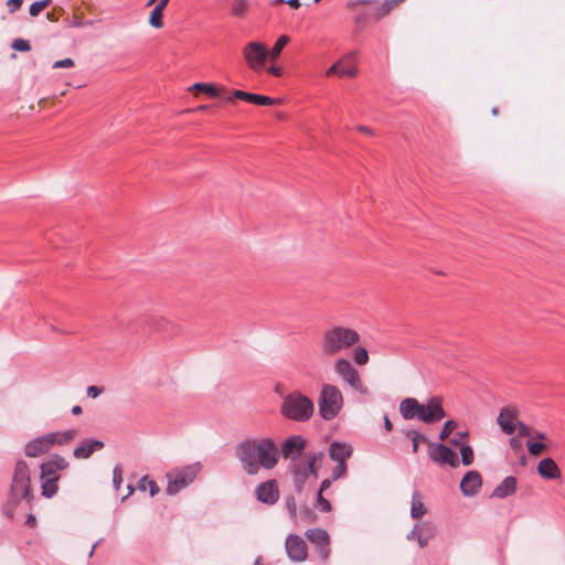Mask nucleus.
Wrapping results in <instances>:
<instances>
[{
	"mask_svg": "<svg viewBox=\"0 0 565 565\" xmlns=\"http://www.w3.org/2000/svg\"><path fill=\"white\" fill-rule=\"evenodd\" d=\"M235 456L248 476L257 475L260 469H274L280 458V451L273 438H250L238 443Z\"/></svg>",
	"mask_w": 565,
	"mask_h": 565,
	"instance_id": "obj_1",
	"label": "nucleus"
},
{
	"mask_svg": "<svg viewBox=\"0 0 565 565\" xmlns=\"http://www.w3.org/2000/svg\"><path fill=\"white\" fill-rule=\"evenodd\" d=\"M33 495L31 493L30 469L25 461L19 460L15 463L12 481L9 490V497L6 513L9 518L13 516L14 510L19 503L26 501L30 504Z\"/></svg>",
	"mask_w": 565,
	"mask_h": 565,
	"instance_id": "obj_2",
	"label": "nucleus"
},
{
	"mask_svg": "<svg viewBox=\"0 0 565 565\" xmlns=\"http://www.w3.org/2000/svg\"><path fill=\"white\" fill-rule=\"evenodd\" d=\"M359 341L360 335L355 330L335 326L323 332L319 347L323 355L333 356L347 349H350Z\"/></svg>",
	"mask_w": 565,
	"mask_h": 565,
	"instance_id": "obj_3",
	"label": "nucleus"
},
{
	"mask_svg": "<svg viewBox=\"0 0 565 565\" xmlns=\"http://www.w3.org/2000/svg\"><path fill=\"white\" fill-rule=\"evenodd\" d=\"M313 412L315 404L312 399L299 391H294L282 397L280 413L289 420L306 423L312 417Z\"/></svg>",
	"mask_w": 565,
	"mask_h": 565,
	"instance_id": "obj_4",
	"label": "nucleus"
},
{
	"mask_svg": "<svg viewBox=\"0 0 565 565\" xmlns=\"http://www.w3.org/2000/svg\"><path fill=\"white\" fill-rule=\"evenodd\" d=\"M319 414L324 420L334 419L343 406L341 391L332 384H323L318 399Z\"/></svg>",
	"mask_w": 565,
	"mask_h": 565,
	"instance_id": "obj_5",
	"label": "nucleus"
},
{
	"mask_svg": "<svg viewBox=\"0 0 565 565\" xmlns=\"http://www.w3.org/2000/svg\"><path fill=\"white\" fill-rule=\"evenodd\" d=\"M201 470V466L199 462L189 465L181 469H175L171 472L167 473L168 486L166 488V492L169 495H175L182 489L190 486Z\"/></svg>",
	"mask_w": 565,
	"mask_h": 565,
	"instance_id": "obj_6",
	"label": "nucleus"
},
{
	"mask_svg": "<svg viewBox=\"0 0 565 565\" xmlns=\"http://www.w3.org/2000/svg\"><path fill=\"white\" fill-rule=\"evenodd\" d=\"M334 372L348 383L352 390L363 395L369 394L367 387L363 384L358 370L347 359H338L334 362Z\"/></svg>",
	"mask_w": 565,
	"mask_h": 565,
	"instance_id": "obj_7",
	"label": "nucleus"
},
{
	"mask_svg": "<svg viewBox=\"0 0 565 565\" xmlns=\"http://www.w3.org/2000/svg\"><path fill=\"white\" fill-rule=\"evenodd\" d=\"M243 55L247 66L252 71L260 72L265 68L269 52L265 44L260 42H249L244 46Z\"/></svg>",
	"mask_w": 565,
	"mask_h": 565,
	"instance_id": "obj_8",
	"label": "nucleus"
},
{
	"mask_svg": "<svg viewBox=\"0 0 565 565\" xmlns=\"http://www.w3.org/2000/svg\"><path fill=\"white\" fill-rule=\"evenodd\" d=\"M428 456L434 462L439 465H449L452 468L459 465L457 454L443 443H431L429 445Z\"/></svg>",
	"mask_w": 565,
	"mask_h": 565,
	"instance_id": "obj_9",
	"label": "nucleus"
},
{
	"mask_svg": "<svg viewBox=\"0 0 565 565\" xmlns=\"http://www.w3.org/2000/svg\"><path fill=\"white\" fill-rule=\"evenodd\" d=\"M305 534L308 541L316 545L320 559L327 562L331 552L328 532L323 529H309Z\"/></svg>",
	"mask_w": 565,
	"mask_h": 565,
	"instance_id": "obj_10",
	"label": "nucleus"
},
{
	"mask_svg": "<svg viewBox=\"0 0 565 565\" xmlns=\"http://www.w3.org/2000/svg\"><path fill=\"white\" fill-rule=\"evenodd\" d=\"M306 446L307 440L301 435H291L281 444L279 449L280 456L285 459H290L291 462L298 461Z\"/></svg>",
	"mask_w": 565,
	"mask_h": 565,
	"instance_id": "obj_11",
	"label": "nucleus"
},
{
	"mask_svg": "<svg viewBox=\"0 0 565 565\" xmlns=\"http://www.w3.org/2000/svg\"><path fill=\"white\" fill-rule=\"evenodd\" d=\"M446 417V413L438 397H431L422 405L419 420L425 424H435Z\"/></svg>",
	"mask_w": 565,
	"mask_h": 565,
	"instance_id": "obj_12",
	"label": "nucleus"
},
{
	"mask_svg": "<svg viewBox=\"0 0 565 565\" xmlns=\"http://www.w3.org/2000/svg\"><path fill=\"white\" fill-rule=\"evenodd\" d=\"M286 553L292 562H303L307 558V546L305 541L296 534H290L285 543Z\"/></svg>",
	"mask_w": 565,
	"mask_h": 565,
	"instance_id": "obj_13",
	"label": "nucleus"
},
{
	"mask_svg": "<svg viewBox=\"0 0 565 565\" xmlns=\"http://www.w3.org/2000/svg\"><path fill=\"white\" fill-rule=\"evenodd\" d=\"M255 495L258 501L265 504H274L279 499V490L275 479L259 483L255 489Z\"/></svg>",
	"mask_w": 565,
	"mask_h": 565,
	"instance_id": "obj_14",
	"label": "nucleus"
},
{
	"mask_svg": "<svg viewBox=\"0 0 565 565\" xmlns=\"http://www.w3.org/2000/svg\"><path fill=\"white\" fill-rule=\"evenodd\" d=\"M56 435H43L30 440L24 448L28 457H38L46 454L54 446V437Z\"/></svg>",
	"mask_w": 565,
	"mask_h": 565,
	"instance_id": "obj_15",
	"label": "nucleus"
},
{
	"mask_svg": "<svg viewBox=\"0 0 565 565\" xmlns=\"http://www.w3.org/2000/svg\"><path fill=\"white\" fill-rule=\"evenodd\" d=\"M481 486H482L481 475L476 470H471V471H468L461 479L460 490L463 493V495L473 497L478 493Z\"/></svg>",
	"mask_w": 565,
	"mask_h": 565,
	"instance_id": "obj_16",
	"label": "nucleus"
},
{
	"mask_svg": "<svg viewBox=\"0 0 565 565\" xmlns=\"http://www.w3.org/2000/svg\"><path fill=\"white\" fill-rule=\"evenodd\" d=\"M290 472L292 477V483L297 492H301L308 481L309 472L305 466L303 460L294 461L290 463Z\"/></svg>",
	"mask_w": 565,
	"mask_h": 565,
	"instance_id": "obj_17",
	"label": "nucleus"
},
{
	"mask_svg": "<svg viewBox=\"0 0 565 565\" xmlns=\"http://www.w3.org/2000/svg\"><path fill=\"white\" fill-rule=\"evenodd\" d=\"M104 446V441L99 439H85L73 450V456L77 459H87L95 451L102 450Z\"/></svg>",
	"mask_w": 565,
	"mask_h": 565,
	"instance_id": "obj_18",
	"label": "nucleus"
},
{
	"mask_svg": "<svg viewBox=\"0 0 565 565\" xmlns=\"http://www.w3.org/2000/svg\"><path fill=\"white\" fill-rule=\"evenodd\" d=\"M516 418V411L512 407L501 408L497 423L501 430L507 435H512L515 431L514 419Z\"/></svg>",
	"mask_w": 565,
	"mask_h": 565,
	"instance_id": "obj_19",
	"label": "nucleus"
},
{
	"mask_svg": "<svg viewBox=\"0 0 565 565\" xmlns=\"http://www.w3.org/2000/svg\"><path fill=\"white\" fill-rule=\"evenodd\" d=\"M422 405L416 398L406 397L399 403V413L405 420H419Z\"/></svg>",
	"mask_w": 565,
	"mask_h": 565,
	"instance_id": "obj_20",
	"label": "nucleus"
},
{
	"mask_svg": "<svg viewBox=\"0 0 565 565\" xmlns=\"http://www.w3.org/2000/svg\"><path fill=\"white\" fill-rule=\"evenodd\" d=\"M352 452V446L347 443L333 441L329 447V457L335 462H347Z\"/></svg>",
	"mask_w": 565,
	"mask_h": 565,
	"instance_id": "obj_21",
	"label": "nucleus"
},
{
	"mask_svg": "<svg viewBox=\"0 0 565 565\" xmlns=\"http://www.w3.org/2000/svg\"><path fill=\"white\" fill-rule=\"evenodd\" d=\"M233 96L237 99H241V100L254 104V105H258V106H268V105H274L277 103L276 99H274L269 96L253 94V93L244 92L241 89L234 90Z\"/></svg>",
	"mask_w": 565,
	"mask_h": 565,
	"instance_id": "obj_22",
	"label": "nucleus"
},
{
	"mask_svg": "<svg viewBox=\"0 0 565 565\" xmlns=\"http://www.w3.org/2000/svg\"><path fill=\"white\" fill-rule=\"evenodd\" d=\"M539 475L547 480H555L561 478V470L552 458H544L537 466Z\"/></svg>",
	"mask_w": 565,
	"mask_h": 565,
	"instance_id": "obj_23",
	"label": "nucleus"
},
{
	"mask_svg": "<svg viewBox=\"0 0 565 565\" xmlns=\"http://www.w3.org/2000/svg\"><path fill=\"white\" fill-rule=\"evenodd\" d=\"M515 490H516L515 477L508 476L495 487L491 497L504 499V498L513 494L515 492Z\"/></svg>",
	"mask_w": 565,
	"mask_h": 565,
	"instance_id": "obj_24",
	"label": "nucleus"
},
{
	"mask_svg": "<svg viewBox=\"0 0 565 565\" xmlns=\"http://www.w3.org/2000/svg\"><path fill=\"white\" fill-rule=\"evenodd\" d=\"M323 458H324V454L322 451H316V452H308L306 455V458L302 459L305 462V466L307 468V471L315 479L318 478V471L322 465Z\"/></svg>",
	"mask_w": 565,
	"mask_h": 565,
	"instance_id": "obj_25",
	"label": "nucleus"
},
{
	"mask_svg": "<svg viewBox=\"0 0 565 565\" xmlns=\"http://www.w3.org/2000/svg\"><path fill=\"white\" fill-rule=\"evenodd\" d=\"M427 513V509L422 500L419 491L415 490L412 494L411 516L420 519Z\"/></svg>",
	"mask_w": 565,
	"mask_h": 565,
	"instance_id": "obj_26",
	"label": "nucleus"
},
{
	"mask_svg": "<svg viewBox=\"0 0 565 565\" xmlns=\"http://www.w3.org/2000/svg\"><path fill=\"white\" fill-rule=\"evenodd\" d=\"M399 0H385L383 3L373 6V20H380L391 12Z\"/></svg>",
	"mask_w": 565,
	"mask_h": 565,
	"instance_id": "obj_27",
	"label": "nucleus"
},
{
	"mask_svg": "<svg viewBox=\"0 0 565 565\" xmlns=\"http://www.w3.org/2000/svg\"><path fill=\"white\" fill-rule=\"evenodd\" d=\"M60 477H51V478H44L43 479V482H42V486H41V494L44 497V498H52L54 497L56 493H57V490H58V486H57V481H58Z\"/></svg>",
	"mask_w": 565,
	"mask_h": 565,
	"instance_id": "obj_28",
	"label": "nucleus"
},
{
	"mask_svg": "<svg viewBox=\"0 0 565 565\" xmlns=\"http://www.w3.org/2000/svg\"><path fill=\"white\" fill-rule=\"evenodd\" d=\"M403 434L412 440V451L416 454L418 451L420 443H425L427 440L425 435H422L415 429H405Z\"/></svg>",
	"mask_w": 565,
	"mask_h": 565,
	"instance_id": "obj_29",
	"label": "nucleus"
},
{
	"mask_svg": "<svg viewBox=\"0 0 565 565\" xmlns=\"http://www.w3.org/2000/svg\"><path fill=\"white\" fill-rule=\"evenodd\" d=\"M289 42V36L287 35H281L278 38V40L276 41V43L274 44V46L268 50L269 52V56L271 60H276L280 56L281 54V51L282 49L288 44Z\"/></svg>",
	"mask_w": 565,
	"mask_h": 565,
	"instance_id": "obj_30",
	"label": "nucleus"
},
{
	"mask_svg": "<svg viewBox=\"0 0 565 565\" xmlns=\"http://www.w3.org/2000/svg\"><path fill=\"white\" fill-rule=\"evenodd\" d=\"M138 489L141 491H145L146 489H149V493L151 497H154L160 492V488L156 483V481L150 480L147 476L142 477L138 481Z\"/></svg>",
	"mask_w": 565,
	"mask_h": 565,
	"instance_id": "obj_31",
	"label": "nucleus"
},
{
	"mask_svg": "<svg viewBox=\"0 0 565 565\" xmlns=\"http://www.w3.org/2000/svg\"><path fill=\"white\" fill-rule=\"evenodd\" d=\"M163 11L164 9L154 6L149 17V24L152 28L160 29L163 26Z\"/></svg>",
	"mask_w": 565,
	"mask_h": 565,
	"instance_id": "obj_32",
	"label": "nucleus"
},
{
	"mask_svg": "<svg viewBox=\"0 0 565 565\" xmlns=\"http://www.w3.org/2000/svg\"><path fill=\"white\" fill-rule=\"evenodd\" d=\"M192 89L203 92L213 98L220 96V90L213 84L210 83H195L192 86Z\"/></svg>",
	"mask_w": 565,
	"mask_h": 565,
	"instance_id": "obj_33",
	"label": "nucleus"
},
{
	"mask_svg": "<svg viewBox=\"0 0 565 565\" xmlns=\"http://www.w3.org/2000/svg\"><path fill=\"white\" fill-rule=\"evenodd\" d=\"M50 435H56L54 437V445H64L67 444L70 440L74 439L77 435V431L74 429L65 430L63 433H51Z\"/></svg>",
	"mask_w": 565,
	"mask_h": 565,
	"instance_id": "obj_34",
	"label": "nucleus"
},
{
	"mask_svg": "<svg viewBox=\"0 0 565 565\" xmlns=\"http://www.w3.org/2000/svg\"><path fill=\"white\" fill-rule=\"evenodd\" d=\"M351 57H353L352 53L348 54L344 58H342V65L339 67L338 76H340V77H343V76L354 77L356 75L355 66L344 64V61L349 60Z\"/></svg>",
	"mask_w": 565,
	"mask_h": 565,
	"instance_id": "obj_35",
	"label": "nucleus"
},
{
	"mask_svg": "<svg viewBox=\"0 0 565 565\" xmlns=\"http://www.w3.org/2000/svg\"><path fill=\"white\" fill-rule=\"evenodd\" d=\"M247 0H234L231 6V12L235 17H243L246 13Z\"/></svg>",
	"mask_w": 565,
	"mask_h": 565,
	"instance_id": "obj_36",
	"label": "nucleus"
},
{
	"mask_svg": "<svg viewBox=\"0 0 565 565\" xmlns=\"http://www.w3.org/2000/svg\"><path fill=\"white\" fill-rule=\"evenodd\" d=\"M370 20H373V8L359 12L355 17V24L358 28H364Z\"/></svg>",
	"mask_w": 565,
	"mask_h": 565,
	"instance_id": "obj_37",
	"label": "nucleus"
},
{
	"mask_svg": "<svg viewBox=\"0 0 565 565\" xmlns=\"http://www.w3.org/2000/svg\"><path fill=\"white\" fill-rule=\"evenodd\" d=\"M418 534L433 539L435 536V526L430 522L417 523Z\"/></svg>",
	"mask_w": 565,
	"mask_h": 565,
	"instance_id": "obj_38",
	"label": "nucleus"
},
{
	"mask_svg": "<svg viewBox=\"0 0 565 565\" xmlns=\"http://www.w3.org/2000/svg\"><path fill=\"white\" fill-rule=\"evenodd\" d=\"M40 469H41V478L44 479V478H51V477H60L57 475V469H55L53 467V465L51 463L50 460H47L46 462H43L41 466H40Z\"/></svg>",
	"mask_w": 565,
	"mask_h": 565,
	"instance_id": "obj_39",
	"label": "nucleus"
},
{
	"mask_svg": "<svg viewBox=\"0 0 565 565\" xmlns=\"http://www.w3.org/2000/svg\"><path fill=\"white\" fill-rule=\"evenodd\" d=\"M461 462L465 466H470L473 462V450L469 445L461 446Z\"/></svg>",
	"mask_w": 565,
	"mask_h": 565,
	"instance_id": "obj_40",
	"label": "nucleus"
},
{
	"mask_svg": "<svg viewBox=\"0 0 565 565\" xmlns=\"http://www.w3.org/2000/svg\"><path fill=\"white\" fill-rule=\"evenodd\" d=\"M52 0H41V1H35L33 3H31L30 8H29V13L32 15V17H36L40 14V12L45 9L50 3H51Z\"/></svg>",
	"mask_w": 565,
	"mask_h": 565,
	"instance_id": "obj_41",
	"label": "nucleus"
},
{
	"mask_svg": "<svg viewBox=\"0 0 565 565\" xmlns=\"http://www.w3.org/2000/svg\"><path fill=\"white\" fill-rule=\"evenodd\" d=\"M457 428V423L455 420H447L443 428H441V431L439 434V439L440 440H445L449 437V435Z\"/></svg>",
	"mask_w": 565,
	"mask_h": 565,
	"instance_id": "obj_42",
	"label": "nucleus"
},
{
	"mask_svg": "<svg viewBox=\"0 0 565 565\" xmlns=\"http://www.w3.org/2000/svg\"><path fill=\"white\" fill-rule=\"evenodd\" d=\"M49 460L57 471L65 470L68 467L66 459L60 455H52Z\"/></svg>",
	"mask_w": 565,
	"mask_h": 565,
	"instance_id": "obj_43",
	"label": "nucleus"
},
{
	"mask_svg": "<svg viewBox=\"0 0 565 565\" xmlns=\"http://www.w3.org/2000/svg\"><path fill=\"white\" fill-rule=\"evenodd\" d=\"M354 361L359 365H365L369 362V353L364 348H358L354 351Z\"/></svg>",
	"mask_w": 565,
	"mask_h": 565,
	"instance_id": "obj_44",
	"label": "nucleus"
},
{
	"mask_svg": "<svg viewBox=\"0 0 565 565\" xmlns=\"http://www.w3.org/2000/svg\"><path fill=\"white\" fill-rule=\"evenodd\" d=\"M285 505L289 513L290 519L296 520L297 518V503L292 495L285 499Z\"/></svg>",
	"mask_w": 565,
	"mask_h": 565,
	"instance_id": "obj_45",
	"label": "nucleus"
},
{
	"mask_svg": "<svg viewBox=\"0 0 565 565\" xmlns=\"http://www.w3.org/2000/svg\"><path fill=\"white\" fill-rule=\"evenodd\" d=\"M347 470H348L347 462H337V466L332 470V475H331L332 480L335 481V480L344 477L347 473Z\"/></svg>",
	"mask_w": 565,
	"mask_h": 565,
	"instance_id": "obj_46",
	"label": "nucleus"
},
{
	"mask_svg": "<svg viewBox=\"0 0 565 565\" xmlns=\"http://www.w3.org/2000/svg\"><path fill=\"white\" fill-rule=\"evenodd\" d=\"M122 483V468L120 465H116L113 470V484L116 490H119Z\"/></svg>",
	"mask_w": 565,
	"mask_h": 565,
	"instance_id": "obj_47",
	"label": "nucleus"
},
{
	"mask_svg": "<svg viewBox=\"0 0 565 565\" xmlns=\"http://www.w3.org/2000/svg\"><path fill=\"white\" fill-rule=\"evenodd\" d=\"M527 449L532 456H540L545 449V445L540 441H529Z\"/></svg>",
	"mask_w": 565,
	"mask_h": 565,
	"instance_id": "obj_48",
	"label": "nucleus"
},
{
	"mask_svg": "<svg viewBox=\"0 0 565 565\" xmlns=\"http://www.w3.org/2000/svg\"><path fill=\"white\" fill-rule=\"evenodd\" d=\"M316 508L321 512H330L331 503L329 502V500L324 499L321 493H318Z\"/></svg>",
	"mask_w": 565,
	"mask_h": 565,
	"instance_id": "obj_49",
	"label": "nucleus"
},
{
	"mask_svg": "<svg viewBox=\"0 0 565 565\" xmlns=\"http://www.w3.org/2000/svg\"><path fill=\"white\" fill-rule=\"evenodd\" d=\"M12 49L19 52H28L31 49L29 41L24 39H15L11 44Z\"/></svg>",
	"mask_w": 565,
	"mask_h": 565,
	"instance_id": "obj_50",
	"label": "nucleus"
},
{
	"mask_svg": "<svg viewBox=\"0 0 565 565\" xmlns=\"http://www.w3.org/2000/svg\"><path fill=\"white\" fill-rule=\"evenodd\" d=\"M74 61L70 57H66V58H63V60H58L56 61L52 67L53 68H68V67H73L74 66Z\"/></svg>",
	"mask_w": 565,
	"mask_h": 565,
	"instance_id": "obj_51",
	"label": "nucleus"
},
{
	"mask_svg": "<svg viewBox=\"0 0 565 565\" xmlns=\"http://www.w3.org/2000/svg\"><path fill=\"white\" fill-rule=\"evenodd\" d=\"M518 427L519 429V435L522 436V437H529L531 436V429L527 425H525L524 423L522 422H518L515 424V428Z\"/></svg>",
	"mask_w": 565,
	"mask_h": 565,
	"instance_id": "obj_52",
	"label": "nucleus"
},
{
	"mask_svg": "<svg viewBox=\"0 0 565 565\" xmlns=\"http://www.w3.org/2000/svg\"><path fill=\"white\" fill-rule=\"evenodd\" d=\"M102 392H103V388L98 387V386H95V385H92V386L87 387V396L90 397V398L98 397L102 394Z\"/></svg>",
	"mask_w": 565,
	"mask_h": 565,
	"instance_id": "obj_53",
	"label": "nucleus"
},
{
	"mask_svg": "<svg viewBox=\"0 0 565 565\" xmlns=\"http://www.w3.org/2000/svg\"><path fill=\"white\" fill-rule=\"evenodd\" d=\"M23 0H8L7 6L9 8V12L13 13L19 10L22 6Z\"/></svg>",
	"mask_w": 565,
	"mask_h": 565,
	"instance_id": "obj_54",
	"label": "nucleus"
},
{
	"mask_svg": "<svg viewBox=\"0 0 565 565\" xmlns=\"http://www.w3.org/2000/svg\"><path fill=\"white\" fill-rule=\"evenodd\" d=\"M468 435H469V433L467 430L459 431L456 437L450 439V444H452L455 446H459L460 445V440L467 438Z\"/></svg>",
	"mask_w": 565,
	"mask_h": 565,
	"instance_id": "obj_55",
	"label": "nucleus"
},
{
	"mask_svg": "<svg viewBox=\"0 0 565 565\" xmlns=\"http://www.w3.org/2000/svg\"><path fill=\"white\" fill-rule=\"evenodd\" d=\"M358 4H372V6H374L375 1L374 0H355V1H350V2H348L347 8L354 9L355 6H358Z\"/></svg>",
	"mask_w": 565,
	"mask_h": 565,
	"instance_id": "obj_56",
	"label": "nucleus"
},
{
	"mask_svg": "<svg viewBox=\"0 0 565 565\" xmlns=\"http://www.w3.org/2000/svg\"><path fill=\"white\" fill-rule=\"evenodd\" d=\"M342 65V60L338 61L337 63H334L328 71H327V75L328 76H331V75H338L339 73V67Z\"/></svg>",
	"mask_w": 565,
	"mask_h": 565,
	"instance_id": "obj_57",
	"label": "nucleus"
},
{
	"mask_svg": "<svg viewBox=\"0 0 565 565\" xmlns=\"http://www.w3.org/2000/svg\"><path fill=\"white\" fill-rule=\"evenodd\" d=\"M333 481H334V480H332V478H327V479L322 480V481H321V483H320V488H319L318 493H321V494H322V492H323L324 490H327V489H329V488L331 487V483H332Z\"/></svg>",
	"mask_w": 565,
	"mask_h": 565,
	"instance_id": "obj_58",
	"label": "nucleus"
},
{
	"mask_svg": "<svg viewBox=\"0 0 565 565\" xmlns=\"http://www.w3.org/2000/svg\"><path fill=\"white\" fill-rule=\"evenodd\" d=\"M509 443H510V447H511L513 450H515V451H516V450H520V449L522 448V443H521V440H520L519 438H516V437H512V438H510Z\"/></svg>",
	"mask_w": 565,
	"mask_h": 565,
	"instance_id": "obj_59",
	"label": "nucleus"
},
{
	"mask_svg": "<svg viewBox=\"0 0 565 565\" xmlns=\"http://www.w3.org/2000/svg\"><path fill=\"white\" fill-rule=\"evenodd\" d=\"M268 73L276 76V77H280L284 73L282 68L281 67H278V66H270L267 68Z\"/></svg>",
	"mask_w": 565,
	"mask_h": 565,
	"instance_id": "obj_60",
	"label": "nucleus"
},
{
	"mask_svg": "<svg viewBox=\"0 0 565 565\" xmlns=\"http://www.w3.org/2000/svg\"><path fill=\"white\" fill-rule=\"evenodd\" d=\"M431 539L427 536L417 535V542L420 547H426Z\"/></svg>",
	"mask_w": 565,
	"mask_h": 565,
	"instance_id": "obj_61",
	"label": "nucleus"
},
{
	"mask_svg": "<svg viewBox=\"0 0 565 565\" xmlns=\"http://www.w3.org/2000/svg\"><path fill=\"white\" fill-rule=\"evenodd\" d=\"M25 524L30 527H34L36 525V519L33 514H29L25 520Z\"/></svg>",
	"mask_w": 565,
	"mask_h": 565,
	"instance_id": "obj_62",
	"label": "nucleus"
},
{
	"mask_svg": "<svg viewBox=\"0 0 565 565\" xmlns=\"http://www.w3.org/2000/svg\"><path fill=\"white\" fill-rule=\"evenodd\" d=\"M417 535H418V530H417V525H415L414 529L407 534L406 539L408 541L417 540Z\"/></svg>",
	"mask_w": 565,
	"mask_h": 565,
	"instance_id": "obj_63",
	"label": "nucleus"
},
{
	"mask_svg": "<svg viewBox=\"0 0 565 565\" xmlns=\"http://www.w3.org/2000/svg\"><path fill=\"white\" fill-rule=\"evenodd\" d=\"M384 428L386 431H391L393 429V424L387 415L384 416Z\"/></svg>",
	"mask_w": 565,
	"mask_h": 565,
	"instance_id": "obj_64",
	"label": "nucleus"
}]
</instances>
